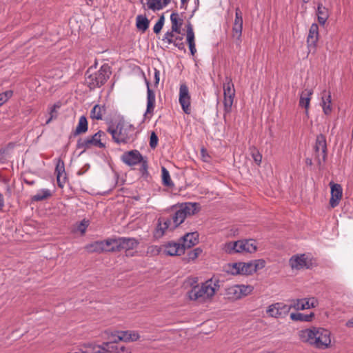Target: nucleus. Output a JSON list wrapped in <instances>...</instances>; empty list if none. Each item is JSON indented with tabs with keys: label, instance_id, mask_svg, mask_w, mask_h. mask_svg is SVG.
<instances>
[{
	"label": "nucleus",
	"instance_id": "obj_1",
	"mask_svg": "<svg viewBox=\"0 0 353 353\" xmlns=\"http://www.w3.org/2000/svg\"><path fill=\"white\" fill-rule=\"evenodd\" d=\"M301 340L316 348L325 350L331 345L330 332L321 327H312L299 332Z\"/></svg>",
	"mask_w": 353,
	"mask_h": 353
},
{
	"label": "nucleus",
	"instance_id": "obj_2",
	"mask_svg": "<svg viewBox=\"0 0 353 353\" xmlns=\"http://www.w3.org/2000/svg\"><path fill=\"white\" fill-rule=\"evenodd\" d=\"M108 132L112 135L114 141L119 144L133 142L137 134L135 127L124 121H120L116 126H110L108 128Z\"/></svg>",
	"mask_w": 353,
	"mask_h": 353
},
{
	"label": "nucleus",
	"instance_id": "obj_3",
	"mask_svg": "<svg viewBox=\"0 0 353 353\" xmlns=\"http://www.w3.org/2000/svg\"><path fill=\"white\" fill-rule=\"evenodd\" d=\"M219 285L212 280H208L203 283L201 286L193 287L188 292V297L190 300L196 301L199 303L205 302L212 299Z\"/></svg>",
	"mask_w": 353,
	"mask_h": 353
},
{
	"label": "nucleus",
	"instance_id": "obj_4",
	"mask_svg": "<svg viewBox=\"0 0 353 353\" xmlns=\"http://www.w3.org/2000/svg\"><path fill=\"white\" fill-rule=\"evenodd\" d=\"M257 249V243L254 239H244L227 242L223 245V250L228 254L253 253Z\"/></svg>",
	"mask_w": 353,
	"mask_h": 353
},
{
	"label": "nucleus",
	"instance_id": "obj_5",
	"mask_svg": "<svg viewBox=\"0 0 353 353\" xmlns=\"http://www.w3.org/2000/svg\"><path fill=\"white\" fill-rule=\"evenodd\" d=\"M92 68H89L85 74V81L90 89L97 87H101L110 77L111 72L110 67L104 64L97 72H93Z\"/></svg>",
	"mask_w": 353,
	"mask_h": 353
},
{
	"label": "nucleus",
	"instance_id": "obj_6",
	"mask_svg": "<svg viewBox=\"0 0 353 353\" xmlns=\"http://www.w3.org/2000/svg\"><path fill=\"white\" fill-rule=\"evenodd\" d=\"M106 140V133L99 130L91 137H88L85 139H79L77 141V148L78 149H82L83 151L93 146L99 148H104L105 147Z\"/></svg>",
	"mask_w": 353,
	"mask_h": 353
},
{
	"label": "nucleus",
	"instance_id": "obj_7",
	"mask_svg": "<svg viewBox=\"0 0 353 353\" xmlns=\"http://www.w3.org/2000/svg\"><path fill=\"white\" fill-rule=\"evenodd\" d=\"M199 210L198 204L196 203H185L182 204L172 215L169 217L172 223V227L176 228L181 224L188 216L194 214Z\"/></svg>",
	"mask_w": 353,
	"mask_h": 353
},
{
	"label": "nucleus",
	"instance_id": "obj_8",
	"mask_svg": "<svg viewBox=\"0 0 353 353\" xmlns=\"http://www.w3.org/2000/svg\"><path fill=\"white\" fill-rule=\"evenodd\" d=\"M112 239V252L125 251L129 252L136 249L139 242L135 238L131 237H119L111 238Z\"/></svg>",
	"mask_w": 353,
	"mask_h": 353
},
{
	"label": "nucleus",
	"instance_id": "obj_9",
	"mask_svg": "<svg viewBox=\"0 0 353 353\" xmlns=\"http://www.w3.org/2000/svg\"><path fill=\"white\" fill-rule=\"evenodd\" d=\"M223 88L224 96V111L225 113H230L232 109L234 98L235 96L234 86L230 77H225Z\"/></svg>",
	"mask_w": 353,
	"mask_h": 353
},
{
	"label": "nucleus",
	"instance_id": "obj_10",
	"mask_svg": "<svg viewBox=\"0 0 353 353\" xmlns=\"http://www.w3.org/2000/svg\"><path fill=\"white\" fill-rule=\"evenodd\" d=\"M291 308L290 305L278 302L270 305L266 309V314L270 317L282 319L288 314Z\"/></svg>",
	"mask_w": 353,
	"mask_h": 353
},
{
	"label": "nucleus",
	"instance_id": "obj_11",
	"mask_svg": "<svg viewBox=\"0 0 353 353\" xmlns=\"http://www.w3.org/2000/svg\"><path fill=\"white\" fill-rule=\"evenodd\" d=\"M253 290L250 285H235L226 289L225 295L230 300H238L250 294Z\"/></svg>",
	"mask_w": 353,
	"mask_h": 353
},
{
	"label": "nucleus",
	"instance_id": "obj_12",
	"mask_svg": "<svg viewBox=\"0 0 353 353\" xmlns=\"http://www.w3.org/2000/svg\"><path fill=\"white\" fill-rule=\"evenodd\" d=\"M122 161L130 166L135 165L140 163H141V169L144 171L148 168L147 161L137 150L125 152L122 156Z\"/></svg>",
	"mask_w": 353,
	"mask_h": 353
},
{
	"label": "nucleus",
	"instance_id": "obj_13",
	"mask_svg": "<svg viewBox=\"0 0 353 353\" xmlns=\"http://www.w3.org/2000/svg\"><path fill=\"white\" fill-rule=\"evenodd\" d=\"M289 264L292 270H300L310 268L312 261L305 254H295L290 259Z\"/></svg>",
	"mask_w": 353,
	"mask_h": 353
},
{
	"label": "nucleus",
	"instance_id": "obj_14",
	"mask_svg": "<svg viewBox=\"0 0 353 353\" xmlns=\"http://www.w3.org/2000/svg\"><path fill=\"white\" fill-rule=\"evenodd\" d=\"M314 150L316 160L320 165L322 163L325 162L326 159V140L325 136L323 134L317 136L314 145Z\"/></svg>",
	"mask_w": 353,
	"mask_h": 353
},
{
	"label": "nucleus",
	"instance_id": "obj_15",
	"mask_svg": "<svg viewBox=\"0 0 353 353\" xmlns=\"http://www.w3.org/2000/svg\"><path fill=\"white\" fill-rule=\"evenodd\" d=\"M179 101L181 105L182 110L186 114L190 113V96L188 86L182 83L179 88Z\"/></svg>",
	"mask_w": 353,
	"mask_h": 353
},
{
	"label": "nucleus",
	"instance_id": "obj_16",
	"mask_svg": "<svg viewBox=\"0 0 353 353\" xmlns=\"http://www.w3.org/2000/svg\"><path fill=\"white\" fill-rule=\"evenodd\" d=\"M112 239L111 238L104 241H95L87 245L86 249L89 252H112Z\"/></svg>",
	"mask_w": 353,
	"mask_h": 353
},
{
	"label": "nucleus",
	"instance_id": "obj_17",
	"mask_svg": "<svg viewBox=\"0 0 353 353\" xmlns=\"http://www.w3.org/2000/svg\"><path fill=\"white\" fill-rule=\"evenodd\" d=\"M175 228L172 227V223L169 217H160L158 219V224L154 232V236L157 238L161 237L166 230H172Z\"/></svg>",
	"mask_w": 353,
	"mask_h": 353
},
{
	"label": "nucleus",
	"instance_id": "obj_18",
	"mask_svg": "<svg viewBox=\"0 0 353 353\" xmlns=\"http://www.w3.org/2000/svg\"><path fill=\"white\" fill-rule=\"evenodd\" d=\"M318 305L317 300L314 298L297 299L294 301L293 304L290 305L292 307L296 310H304L312 307H315Z\"/></svg>",
	"mask_w": 353,
	"mask_h": 353
},
{
	"label": "nucleus",
	"instance_id": "obj_19",
	"mask_svg": "<svg viewBox=\"0 0 353 353\" xmlns=\"http://www.w3.org/2000/svg\"><path fill=\"white\" fill-rule=\"evenodd\" d=\"M243 29V17L242 12L239 8L236 9L235 19L232 28L233 37L239 40L242 34Z\"/></svg>",
	"mask_w": 353,
	"mask_h": 353
},
{
	"label": "nucleus",
	"instance_id": "obj_20",
	"mask_svg": "<svg viewBox=\"0 0 353 353\" xmlns=\"http://www.w3.org/2000/svg\"><path fill=\"white\" fill-rule=\"evenodd\" d=\"M199 241V234L196 232H189L185 234L180 240L181 247L183 248V251L187 248L195 245Z\"/></svg>",
	"mask_w": 353,
	"mask_h": 353
},
{
	"label": "nucleus",
	"instance_id": "obj_21",
	"mask_svg": "<svg viewBox=\"0 0 353 353\" xmlns=\"http://www.w3.org/2000/svg\"><path fill=\"white\" fill-rule=\"evenodd\" d=\"M319 40V26L316 23H312L309 29V32L307 38V47L315 48L316 43Z\"/></svg>",
	"mask_w": 353,
	"mask_h": 353
},
{
	"label": "nucleus",
	"instance_id": "obj_22",
	"mask_svg": "<svg viewBox=\"0 0 353 353\" xmlns=\"http://www.w3.org/2000/svg\"><path fill=\"white\" fill-rule=\"evenodd\" d=\"M163 253L168 256H179L183 254L184 251L181 243L176 242H169L164 245Z\"/></svg>",
	"mask_w": 353,
	"mask_h": 353
},
{
	"label": "nucleus",
	"instance_id": "obj_23",
	"mask_svg": "<svg viewBox=\"0 0 353 353\" xmlns=\"http://www.w3.org/2000/svg\"><path fill=\"white\" fill-rule=\"evenodd\" d=\"M342 196V188L340 185L333 183L331 184V198L330 204L332 208L338 205L339 201Z\"/></svg>",
	"mask_w": 353,
	"mask_h": 353
},
{
	"label": "nucleus",
	"instance_id": "obj_24",
	"mask_svg": "<svg viewBox=\"0 0 353 353\" xmlns=\"http://www.w3.org/2000/svg\"><path fill=\"white\" fill-rule=\"evenodd\" d=\"M147 85V109L144 114L145 117H147L148 114L153 112L155 105V94L150 89L149 82L146 81Z\"/></svg>",
	"mask_w": 353,
	"mask_h": 353
},
{
	"label": "nucleus",
	"instance_id": "obj_25",
	"mask_svg": "<svg viewBox=\"0 0 353 353\" xmlns=\"http://www.w3.org/2000/svg\"><path fill=\"white\" fill-rule=\"evenodd\" d=\"M313 90L312 89L306 88L301 92L300 94L299 105L305 109V113H308V108L310 107V100Z\"/></svg>",
	"mask_w": 353,
	"mask_h": 353
},
{
	"label": "nucleus",
	"instance_id": "obj_26",
	"mask_svg": "<svg viewBox=\"0 0 353 353\" xmlns=\"http://www.w3.org/2000/svg\"><path fill=\"white\" fill-rule=\"evenodd\" d=\"M55 173L57 174L58 185L61 188H63L66 180L64 163L63 161H58L55 168Z\"/></svg>",
	"mask_w": 353,
	"mask_h": 353
},
{
	"label": "nucleus",
	"instance_id": "obj_27",
	"mask_svg": "<svg viewBox=\"0 0 353 353\" xmlns=\"http://www.w3.org/2000/svg\"><path fill=\"white\" fill-rule=\"evenodd\" d=\"M321 105L325 114L328 115L332 112V97L330 92L324 91L322 93Z\"/></svg>",
	"mask_w": 353,
	"mask_h": 353
},
{
	"label": "nucleus",
	"instance_id": "obj_28",
	"mask_svg": "<svg viewBox=\"0 0 353 353\" xmlns=\"http://www.w3.org/2000/svg\"><path fill=\"white\" fill-rule=\"evenodd\" d=\"M119 334L118 339L127 343L137 341L140 338V335L137 331H121Z\"/></svg>",
	"mask_w": 353,
	"mask_h": 353
},
{
	"label": "nucleus",
	"instance_id": "obj_29",
	"mask_svg": "<svg viewBox=\"0 0 353 353\" xmlns=\"http://www.w3.org/2000/svg\"><path fill=\"white\" fill-rule=\"evenodd\" d=\"M170 1L171 0H147V6L153 11L160 10L166 7Z\"/></svg>",
	"mask_w": 353,
	"mask_h": 353
},
{
	"label": "nucleus",
	"instance_id": "obj_30",
	"mask_svg": "<svg viewBox=\"0 0 353 353\" xmlns=\"http://www.w3.org/2000/svg\"><path fill=\"white\" fill-rule=\"evenodd\" d=\"M170 21L172 23V32L179 34L181 32L183 20L179 18V14L172 12L170 15Z\"/></svg>",
	"mask_w": 353,
	"mask_h": 353
},
{
	"label": "nucleus",
	"instance_id": "obj_31",
	"mask_svg": "<svg viewBox=\"0 0 353 353\" xmlns=\"http://www.w3.org/2000/svg\"><path fill=\"white\" fill-rule=\"evenodd\" d=\"M105 113V105H95L90 112V117L93 119L101 120Z\"/></svg>",
	"mask_w": 353,
	"mask_h": 353
},
{
	"label": "nucleus",
	"instance_id": "obj_32",
	"mask_svg": "<svg viewBox=\"0 0 353 353\" xmlns=\"http://www.w3.org/2000/svg\"><path fill=\"white\" fill-rule=\"evenodd\" d=\"M316 14L319 23L323 26L329 17L327 9L321 4H319L317 8Z\"/></svg>",
	"mask_w": 353,
	"mask_h": 353
},
{
	"label": "nucleus",
	"instance_id": "obj_33",
	"mask_svg": "<svg viewBox=\"0 0 353 353\" xmlns=\"http://www.w3.org/2000/svg\"><path fill=\"white\" fill-rule=\"evenodd\" d=\"M313 317V312H311L309 314H304L299 312L292 313L290 314V319L295 321L310 322L312 320Z\"/></svg>",
	"mask_w": 353,
	"mask_h": 353
},
{
	"label": "nucleus",
	"instance_id": "obj_34",
	"mask_svg": "<svg viewBox=\"0 0 353 353\" xmlns=\"http://www.w3.org/2000/svg\"><path fill=\"white\" fill-rule=\"evenodd\" d=\"M149 20L145 16L138 15L136 18V26L138 30L144 32L149 26Z\"/></svg>",
	"mask_w": 353,
	"mask_h": 353
},
{
	"label": "nucleus",
	"instance_id": "obj_35",
	"mask_svg": "<svg viewBox=\"0 0 353 353\" xmlns=\"http://www.w3.org/2000/svg\"><path fill=\"white\" fill-rule=\"evenodd\" d=\"M88 130V121L87 119L84 116H81L79 118L78 125L74 131V135H78L82 133H85Z\"/></svg>",
	"mask_w": 353,
	"mask_h": 353
},
{
	"label": "nucleus",
	"instance_id": "obj_36",
	"mask_svg": "<svg viewBox=\"0 0 353 353\" xmlns=\"http://www.w3.org/2000/svg\"><path fill=\"white\" fill-rule=\"evenodd\" d=\"M52 192L48 189L39 190L36 194L32 197L33 201H41L50 197Z\"/></svg>",
	"mask_w": 353,
	"mask_h": 353
},
{
	"label": "nucleus",
	"instance_id": "obj_37",
	"mask_svg": "<svg viewBox=\"0 0 353 353\" xmlns=\"http://www.w3.org/2000/svg\"><path fill=\"white\" fill-rule=\"evenodd\" d=\"M120 332H121V331L105 332V334L108 335V340L109 341L107 343H117L119 341H121V340L118 339V336H120Z\"/></svg>",
	"mask_w": 353,
	"mask_h": 353
},
{
	"label": "nucleus",
	"instance_id": "obj_38",
	"mask_svg": "<svg viewBox=\"0 0 353 353\" xmlns=\"http://www.w3.org/2000/svg\"><path fill=\"white\" fill-rule=\"evenodd\" d=\"M187 41L188 43V46L195 45L194 42V33L193 31L192 26L191 23H188L187 25Z\"/></svg>",
	"mask_w": 353,
	"mask_h": 353
},
{
	"label": "nucleus",
	"instance_id": "obj_39",
	"mask_svg": "<svg viewBox=\"0 0 353 353\" xmlns=\"http://www.w3.org/2000/svg\"><path fill=\"white\" fill-rule=\"evenodd\" d=\"M242 263H235L228 266V272L232 274H241Z\"/></svg>",
	"mask_w": 353,
	"mask_h": 353
},
{
	"label": "nucleus",
	"instance_id": "obj_40",
	"mask_svg": "<svg viewBox=\"0 0 353 353\" xmlns=\"http://www.w3.org/2000/svg\"><path fill=\"white\" fill-rule=\"evenodd\" d=\"M254 272L252 261L249 263H242L241 274H251Z\"/></svg>",
	"mask_w": 353,
	"mask_h": 353
},
{
	"label": "nucleus",
	"instance_id": "obj_41",
	"mask_svg": "<svg viewBox=\"0 0 353 353\" xmlns=\"http://www.w3.org/2000/svg\"><path fill=\"white\" fill-rule=\"evenodd\" d=\"M161 172H162V180H163V183L168 186L170 185L172 183V180L170 179L169 172L167 170L166 168H165L164 167H162Z\"/></svg>",
	"mask_w": 353,
	"mask_h": 353
},
{
	"label": "nucleus",
	"instance_id": "obj_42",
	"mask_svg": "<svg viewBox=\"0 0 353 353\" xmlns=\"http://www.w3.org/2000/svg\"><path fill=\"white\" fill-rule=\"evenodd\" d=\"M202 252V250L201 248H195L193 250H191L188 254L187 260L188 261L195 260Z\"/></svg>",
	"mask_w": 353,
	"mask_h": 353
},
{
	"label": "nucleus",
	"instance_id": "obj_43",
	"mask_svg": "<svg viewBox=\"0 0 353 353\" xmlns=\"http://www.w3.org/2000/svg\"><path fill=\"white\" fill-rule=\"evenodd\" d=\"M13 92L12 90H7L0 94V106L6 103L12 96Z\"/></svg>",
	"mask_w": 353,
	"mask_h": 353
},
{
	"label": "nucleus",
	"instance_id": "obj_44",
	"mask_svg": "<svg viewBox=\"0 0 353 353\" xmlns=\"http://www.w3.org/2000/svg\"><path fill=\"white\" fill-rule=\"evenodd\" d=\"M163 24H164V17L161 16L159 19L158 21L154 26V28H153L154 32L156 34H158L161 30V29L163 26Z\"/></svg>",
	"mask_w": 353,
	"mask_h": 353
},
{
	"label": "nucleus",
	"instance_id": "obj_45",
	"mask_svg": "<svg viewBox=\"0 0 353 353\" xmlns=\"http://www.w3.org/2000/svg\"><path fill=\"white\" fill-rule=\"evenodd\" d=\"M251 154L254 162L257 165H259L261 163L262 160V155L260 154V152L254 148L251 152Z\"/></svg>",
	"mask_w": 353,
	"mask_h": 353
},
{
	"label": "nucleus",
	"instance_id": "obj_46",
	"mask_svg": "<svg viewBox=\"0 0 353 353\" xmlns=\"http://www.w3.org/2000/svg\"><path fill=\"white\" fill-rule=\"evenodd\" d=\"M253 268H254V272L258 270L262 269L265 267V262L263 259H259L252 261Z\"/></svg>",
	"mask_w": 353,
	"mask_h": 353
},
{
	"label": "nucleus",
	"instance_id": "obj_47",
	"mask_svg": "<svg viewBox=\"0 0 353 353\" xmlns=\"http://www.w3.org/2000/svg\"><path fill=\"white\" fill-rule=\"evenodd\" d=\"M183 38L180 36L176 37L174 38V42L172 43L177 47L181 50H185V44L183 42Z\"/></svg>",
	"mask_w": 353,
	"mask_h": 353
},
{
	"label": "nucleus",
	"instance_id": "obj_48",
	"mask_svg": "<svg viewBox=\"0 0 353 353\" xmlns=\"http://www.w3.org/2000/svg\"><path fill=\"white\" fill-rule=\"evenodd\" d=\"M174 32H172V30L170 32L168 31L165 32L163 36V41H166L169 44L172 43V42H174Z\"/></svg>",
	"mask_w": 353,
	"mask_h": 353
},
{
	"label": "nucleus",
	"instance_id": "obj_49",
	"mask_svg": "<svg viewBox=\"0 0 353 353\" xmlns=\"http://www.w3.org/2000/svg\"><path fill=\"white\" fill-rule=\"evenodd\" d=\"M103 345L106 347L107 349L110 351V353L115 352H119V345L117 343H104Z\"/></svg>",
	"mask_w": 353,
	"mask_h": 353
},
{
	"label": "nucleus",
	"instance_id": "obj_50",
	"mask_svg": "<svg viewBox=\"0 0 353 353\" xmlns=\"http://www.w3.org/2000/svg\"><path fill=\"white\" fill-rule=\"evenodd\" d=\"M59 108V105H57V104H54L53 106H52L50 108V118L46 121V124L49 123L50 122V121L55 118L57 117V112H56V110L57 108Z\"/></svg>",
	"mask_w": 353,
	"mask_h": 353
},
{
	"label": "nucleus",
	"instance_id": "obj_51",
	"mask_svg": "<svg viewBox=\"0 0 353 353\" xmlns=\"http://www.w3.org/2000/svg\"><path fill=\"white\" fill-rule=\"evenodd\" d=\"M158 143V137L155 132H152L150 135V146L152 148H154L157 147Z\"/></svg>",
	"mask_w": 353,
	"mask_h": 353
},
{
	"label": "nucleus",
	"instance_id": "obj_52",
	"mask_svg": "<svg viewBox=\"0 0 353 353\" xmlns=\"http://www.w3.org/2000/svg\"><path fill=\"white\" fill-rule=\"evenodd\" d=\"M201 159L204 162H209L210 161V156L209 155L207 150L204 148L201 149Z\"/></svg>",
	"mask_w": 353,
	"mask_h": 353
},
{
	"label": "nucleus",
	"instance_id": "obj_53",
	"mask_svg": "<svg viewBox=\"0 0 353 353\" xmlns=\"http://www.w3.org/2000/svg\"><path fill=\"white\" fill-rule=\"evenodd\" d=\"M88 226V221H85V220H83L78 225L77 229L79 232H81V234H83L85 232Z\"/></svg>",
	"mask_w": 353,
	"mask_h": 353
},
{
	"label": "nucleus",
	"instance_id": "obj_54",
	"mask_svg": "<svg viewBox=\"0 0 353 353\" xmlns=\"http://www.w3.org/2000/svg\"><path fill=\"white\" fill-rule=\"evenodd\" d=\"M94 353H110L108 349L105 345L99 346Z\"/></svg>",
	"mask_w": 353,
	"mask_h": 353
},
{
	"label": "nucleus",
	"instance_id": "obj_55",
	"mask_svg": "<svg viewBox=\"0 0 353 353\" xmlns=\"http://www.w3.org/2000/svg\"><path fill=\"white\" fill-rule=\"evenodd\" d=\"M161 248L157 245H152L148 248V252H152L153 254H159L160 252Z\"/></svg>",
	"mask_w": 353,
	"mask_h": 353
},
{
	"label": "nucleus",
	"instance_id": "obj_56",
	"mask_svg": "<svg viewBox=\"0 0 353 353\" xmlns=\"http://www.w3.org/2000/svg\"><path fill=\"white\" fill-rule=\"evenodd\" d=\"M118 353H131L130 349L126 348L125 346H119Z\"/></svg>",
	"mask_w": 353,
	"mask_h": 353
},
{
	"label": "nucleus",
	"instance_id": "obj_57",
	"mask_svg": "<svg viewBox=\"0 0 353 353\" xmlns=\"http://www.w3.org/2000/svg\"><path fill=\"white\" fill-rule=\"evenodd\" d=\"M159 71L157 69L154 70V80H155V85H158L159 82Z\"/></svg>",
	"mask_w": 353,
	"mask_h": 353
},
{
	"label": "nucleus",
	"instance_id": "obj_58",
	"mask_svg": "<svg viewBox=\"0 0 353 353\" xmlns=\"http://www.w3.org/2000/svg\"><path fill=\"white\" fill-rule=\"evenodd\" d=\"M190 51L192 55H194L196 52L195 45L189 46Z\"/></svg>",
	"mask_w": 353,
	"mask_h": 353
},
{
	"label": "nucleus",
	"instance_id": "obj_59",
	"mask_svg": "<svg viewBox=\"0 0 353 353\" xmlns=\"http://www.w3.org/2000/svg\"><path fill=\"white\" fill-rule=\"evenodd\" d=\"M4 206V198L1 193H0V210H2V208Z\"/></svg>",
	"mask_w": 353,
	"mask_h": 353
},
{
	"label": "nucleus",
	"instance_id": "obj_60",
	"mask_svg": "<svg viewBox=\"0 0 353 353\" xmlns=\"http://www.w3.org/2000/svg\"><path fill=\"white\" fill-rule=\"evenodd\" d=\"M345 325L349 328L353 327V317L346 322Z\"/></svg>",
	"mask_w": 353,
	"mask_h": 353
},
{
	"label": "nucleus",
	"instance_id": "obj_61",
	"mask_svg": "<svg viewBox=\"0 0 353 353\" xmlns=\"http://www.w3.org/2000/svg\"><path fill=\"white\" fill-rule=\"evenodd\" d=\"M305 163L308 165H311L312 164V161L311 159H307Z\"/></svg>",
	"mask_w": 353,
	"mask_h": 353
},
{
	"label": "nucleus",
	"instance_id": "obj_62",
	"mask_svg": "<svg viewBox=\"0 0 353 353\" xmlns=\"http://www.w3.org/2000/svg\"><path fill=\"white\" fill-rule=\"evenodd\" d=\"M26 183L29 184V185H33L34 183V182L33 181H25Z\"/></svg>",
	"mask_w": 353,
	"mask_h": 353
},
{
	"label": "nucleus",
	"instance_id": "obj_63",
	"mask_svg": "<svg viewBox=\"0 0 353 353\" xmlns=\"http://www.w3.org/2000/svg\"><path fill=\"white\" fill-rule=\"evenodd\" d=\"M181 3L183 4L185 1H187V0H181Z\"/></svg>",
	"mask_w": 353,
	"mask_h": 353
},
{
	"label": "nucleus",
	"instance_id": "obj_64",
	"mask_svg": "<svg viewBox=\"0 0 353 353\" xmlns=\"http://www.w3.org/2000/svg\"><path fill=\"white\" fill-rule=\"evenodd\" d=\"M83 172H81V171H79L78 174H81Z\"/></svg>",
	"mask_w": 353,
	"mask_h": 353
}]
</instances>
